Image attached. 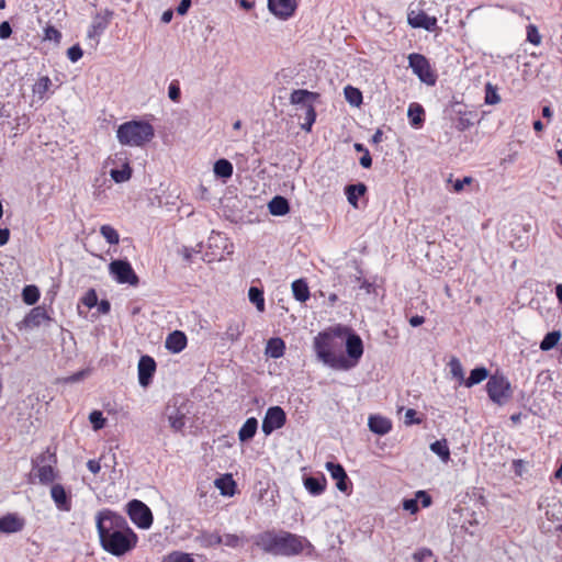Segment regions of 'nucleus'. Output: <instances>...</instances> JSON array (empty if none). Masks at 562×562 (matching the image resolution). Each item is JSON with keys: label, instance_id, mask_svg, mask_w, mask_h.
Instances as JSON below:
<instances>
[{"label": "nucleus", "instance_id": "obj_1", "mask_svg": "<svg viewBox=\"0 0 562 562\" xmlns=\"http://www.w3.org/2000/svg\"><path fill=\"white\" fill-rule=\"evenodd\" d=\"M97 529L102 548L112 555L121 557L136 547L137 535L121 515L111 510L98 513Z\"/></svg>", "mask_w": 562, "mask_h": 562}, {"label": "nucleus", "instance_id": "obj_2", "mask_svg": "<svg viewBox=\"0 0 562 562\" xmlns=\"http://www.w3.org/2000/svg\"><path fill=\"white\" fill-rule=\"evenodd\" d=\"M255 546L266 553L273 555L292 557L300 554L307 540L301 536L288 532L268 530L254 537Z\"/></svg>", "mask_w": 562, "mask_h": 562}, {"label": "nucleus", "instance_id": "obj_3", "mask_svg": "<svg viewBox=\"0 0 562 562\" xmlns=\"http://www.w3.org/2000/svg\"><path fill=\"white\" fill-rule=\"evenodd\" d=\"M341 329L319 333L314 338V349L317 358L326 366L336 370L349 369L348 360L341 352Z\"/></svg>", "mask_w": 562, "mask_h": 562}, {"label": "nucleus", "instance_id": "obj_4", "mask_svg": "<svg viewBox=\"0 0 562 562\" xmlns=\"http://www.w3.org/2000/svg\"><path fill=\"white\" fill-rule=\"evenodd\" d=\"M155 135L154 127L146 121L132 120L124 122L116 130V138L123 146L142 147Z\"/></svg>", "mask_w": 562, "mask_h": 562}, {"label": "nucleus", "instance_id": "obj_5", "mask_svg": "<svg viewBox=\"0 0 562 562\" xmlns=\"http://www.w3.org/2000/svg\"><path fill=\"white\" fill-rule=\"evenodd\" d=\"M317 98L318 93L304 89L294 90L290 97V102L294 105L301 106V110L304 112V122L301 124V128L306 132L311 131L312 125L316 120L314 102Z\"/></svg>", "mask_w": 562, "mask_h": 562}, {"label": "nucleus", "instance_id": "obj_6", "mask_svg": "<svg viewBox=\"0 0 562 562\" xmlns=\"http://www.w3.org/2000/svg\"><path fill=\"white\" fill-rule=\"evenodd\" d=\"M491 401L499 406L505 405L513 396L510 382L504 375H491L486 383Z\"/></svg>", "mask_w": 562, "mask_h": 562}, {"label": "nucleus", "instance_id": "obj_7", "mask_svg": "<svg viewBox=\"0 0 562 562\" xmlns=\"http://www.w3.org/2000/svg\"><path fill=\"white\" fill-rule=\"evenodd\" d=\"M56 462V454L48 449L33 460V470H36L35 475L42 484H49L55 480L54 464Z\"/></svg>", "mask_w": 562, "mask_h": 562}, {"label": "nucleus", "instance_id": "obj_8", "mask_svg": "<svg viewBox=\"0 0 562 562\" xmlns=\"http://www.w3.org/2000/svg\"><path fill=\"white\" fill-rule=\"evenodd\" d=\"M408 66L422 82L428 86H434L436 83V75L431 70L429 61L424 55L417 53L409 54Z\"/></svg>", "mask_w": 562, "mask_h": 562}, {"label": "nucleus", "instance_id": "obj_9", "mask_svg": "<svg viewBox=\"0 0 562 562\" xmlns=\"http://www.w3.org/2000/svg\"><path fill=\"white\" fill-rule=\"evenodd\" d=\"M127 514L131 520L140 529H148L153 524V514L149 507L138 499L127 503Z\"/></svg>", "mask_w": 562, "mask_h": 562}, {"label": "nucleus", "instance_id": "obj_10", "mask_svg": "<svg viewBox=\"0 0 562 562\" xmlns=\"http://www.w3.org/2000/svg\"><path fill=\"white\" fill-rule=\"evenodd\" d=\"M109 269L119 283H128L131 285H136L138 283V277L134 272L131 263L126 260H113L110 263Z\"/></svg>", "mask_w": 562, "mask_h": 562}, {"label": "nucleus", "instance_id": "obj_11", "mask_svg": "<svg viewBox=\"0 0 562 562\" xmlns=\"http://www.w3.org/2000/svg\"><path fill=\"white\" fill-rule=\"evenodd\" d=\"M286 420L284 411L280 406L269 407L262 420V431L270 435L276 429L281 428Z\"/></svg>", "mask_w": 562, "mask_h": 562}, {"label": "nucleus", "instance_id": "obj_12", "mask_svg": "<svg viewBox=\"0 0 562 562\" xmlns=\"http://www.w3.org/2000/svg\"><path fill=\"white\" fill-rule=\"evenodd\" d=\"M113 16V11L105 9L103 12H97L88 30L87 37L99 42V36L108 29Z\"/></svg>", "mask_w": 562, "mask_h": 562}, {"label": "nucleus", "instance_id": "obj_13", "mask_svg": "<svg viewBox=\"0 0 562 562\" xmlns=\"http://www.w3.org/2000/svg\"><path fill=\"white\" fill-rule=\"evenodd\" d=\"M269 11L281 20H286L293 15L296 9L295 0H268Z\"/></svg>", "mask_w": 562, "mask_h": 562}, {"label": "nucleus", "instance_id": "obj_14", "mask_svg": "<svg viewBox=\"0 0 562 562\" xmlns=\"http://www.w3.org/2000/svg\"><path fill=\"white\" fill-rule=\"evenodd\" d=\"M138 382L140 386L147 387L151 383L156 372V362L150 356H142L138 361Z\"/></svg>", "mask_w": 562, "mask_h": 562}, {"label": "nucleus", "instance_id": "obj_15", "mask_svg": "<svg viewBox=\"0 0 562 562\" xmlns=\"http://www.w3.org/2000/svg\"><path fill=\"white\" fill-rule=\"evenodd\" d=\"M408 23L412 27L424 29L426 31H435L437 27V19L430 16L424 11H412L408 13Z\"/></svg>", "mask_w": 562, "mask_h": 562}, {"label": "nucleus", "instance_id": "obj_16", "mask_svg": "<svg viewBox=\"0 0 562 562\" xmlns=\"http://www.w3.org/2000/svg\"><path fill=\"white\" fill-rule=\"evenodd\" d=\"M50 496L60 510L69 512L71 509V501L61 484H54L50 488Z\"/></svg>", "mask_w": 562, "mask_h": 562}, {"label": "nucleus", "instance_id": "obj_17", "mask_svg": "<svg viewBox=\"0 0 562 562\" xmlns=\"http://www.w3.org/2000/svg\"><path fill=\"white\" fill-rule=\"evenodd\" d=\"M24 520L15 514H8L0 518V531L3 533H14L22 530Z\"/></svg>", "mask_w": 562, "mask_h": 562}, {"label": "nucleus", "instance_id": "obj_18", "mask_svg": "<svg viewBox=\"0 0 562 562\" xmlns=\"http://www.w3.org/2000/svg\"><path fill=\"white\" fill-rule=\"evenodd\" d=\"M49 319L46 310L43 306H36L24 317L23 324L27 328H34Z\"/></svg>", "mask_w": 562, "mask_h": 562}, {"label": "nucleus", "instance_id": "obj_19", "mask_svg": "<svg viewBox=\"0 0 562 562\" xmlns=\"http://www.w3.org/2000/svg\"><path fill=\"white\" fill-rule=\"evenodd\" d=\"M186 346L187 336L180 330H175L171 334H169L165 341V347L173 353L182 351L186 348Z\"/></svg>", "mask_w": 562, "mask_h": 562}, {"label": "nucleus", "instance_id": "obj_20", "mask_svg": "<svg viewBox=\"0 0 562 562\" xmlns=\"http://www.w3.org/2000/svg\"><path fill=\"white\" fill-rule=\"evenodd\" d=\"M346 351L351 359L356 361L361 358L363 353V345L361 338L356 334H349L346 339Z\"/></svg>", "mask_w": 562, "mask_h": 562}, {"label": "nucleus", "instance_id": "obj_21", "mask_svg": "<svg viewBox=\"0 0 562 562\" xmlns=\"http://www.w3.org/2000/svg\"><path fill=\"white\" fill-rule=\"evenodd\" d=\"M368 426L369 429L376 435H385L392 428L390 419L379 415L370 416L368 420Z\"/></svg>", "mask_w": 562, "mask_h": 562}, {"label": "nucleus", "instance_id": "obj_22", "mask_svg": "<svg viewBox=\"0 0 562 562\" xmlns=\"http://www.w3.org/2000/svg\"><path fill=\"white\" fill-rule=\"evenodd\" d=\"M268 209L270 214L274 216H283L290 212V204L284 196L276 195L268 203Z\"/></svg>", "mask_w": 562, "mask_h": 562}, {"label": "nucleus", "instance_id": "obj_23", "mask_svg": "<svg viewBox=\"0 0 562 562\" xmlns=\"http://www.w3.org/2000/svg\"><path fill=\"white\" fill-rule=\"evenodd\" d=\"M305 488L312 495H321L326 487V479L324 475L321 476H305L303 480Z\"/></svg>", "mask_w": 562, "mask_h": 562}, {"label": "nucleus", "instance_id": "obj_24", "mask_svg": "<svg viewBox=\"0 0 562 562\" xmlns=\"http://www.w3.org/2000/svg\"><path fill=\"white\" fill-rule=\"evenodd\" d=\"M245 330V323L240 321H232L227 325L225 333L222 336L223 340L231 342L237 341Z\"/></svg>", "mask_w": 562, "mask_h": 562}, {"label": "nucleus", "instance_id": "obj_25", "mask_svg": "<svg viewBox=\"0 0 562 562\" xmlns=\"http://www.w3.org/2000/svg\"><path fill=\"white\" fill-rule=\"evenodd\" d=\"M285 350V344L284 341L279 337L270 338L266 346V355L278 359L281 358L284 355Z\"/></svg>", "mask_w": 562, "mask_h": 562}, {"label": "nucleus", "instance_id": "obj_26", "mask_svg": "<svg viewBox=\"0 0 562 562\" xmlns=\"http://www.w3.org/2000/svg\"><path fill=\"white\" fill-rule=\"evenodd\" d=\"M258 428V420L255 417L247 418L238 431V438L241 442H246L254 438Z\"/></svg>", "mask_w": 562, "mask_h": 562}, {"label": "nucleus", "instance_id": "obj_27", "mask_svg": "<svg viewBox=\"0 0 562 562\" xmlns=\"http://www.w3.org/2000/svg\"><path fill=\"white\" fill-rule=\"evenodd\" d=\"M348 202L357 207L359 196L363 195L367 192V186L362 182L357 184H349L345 189Z\"/></svg>", "mask_w": 562, "mask_h": 562}, {"label": "nucleus", "instance_id": "obj_28", "mask_svg": "<svg viewBox=\"0 0 562 562\" xmlns=\"http://www.w3.org/2000/svg\"><path fill=\"white\" fill-rule=\"evenodd\" d=\"M166 414L168 417L169 425L175 431H180L184 427V414L180 413L178 408L168 407Z\"/></svg>", "mask_w": 562, "mask_h": 562}, {"label": "nucleus", "instance_id": "obj_29", "mask_svg": "<svg viewBox=\"0 0 562 562\" xmlns=\"http://www.w3.org/2000/svg\"><path fill=\"white\" fill-rule=\"evenodd\" d=\"M196 541L203 548H212L222 543L223 538L217 532L202 531L198 537Z\"/></svg>", "mask_w": 562, "mask_h": 562}, {"label": "nucleus", "instance_id": "obj_30", "mask_svg": "<svg viewBox=\"0 0 562 562\" xmlns=\"http://www.w3.org/2000/svg\"><path fill=\"white\" fill-rule=\"evenodd\" d=\"M235 481L231 474H225L215 480V486L221 491L222 495L233 496L235 488Z\"/></svg>", "mask_w": 562, "mask_h": 562}, {"label": "nucleus", "instance_id": "obj_31", "mask_svg": "<svg viewBox=\"0 0 562 562\" xmlns=\"http://www.w3.org/2000/svg\"><path fill=\"white\" fill-rule=\"evenodd\" d=\"M488 376V371L484 367H477L471 370L469 378L464 380V385L467 387H472L481 382H483Z\"/></svg>", "mask_w": 562, "mask_h": 562}, {"label": "nucleus", "instance_id": "obj_32", "mask_svg": "<svg viewBox=\"0 0 562 562\" xmlns=\"http://www.w3.org/2000/svg\"><path fill=\"white\" fill-rule=\"evenodd\" d=\"M132 168L128 161L125 159L123 162L122 169H111L110 176L116 183H122L128 181L132 177Z\"/></svg>", "mask_w": 562, "mask_h": 562}, {"label": "nucleus", "instance_id": "obj_33", "mask_svg": "<svg viewBox=\"0 0 562 562\" xmlns=\"http://www.w3.org/2000/svg\"><path fill=\"white\" fill-rule=\"evenodd\" d=\"M214 173L218 178L228 179L233 175V165L227 159H218L214 164Z\"/></svg>", "mask_w": 562, "mask_h": 562}, {"label": "nucleus", "instance_id": "obj_34", "mask_svg": "<svg viewBox=\"0 0 562 562\" xmlns=\"http://www.w3.org/2000/svg\"><path fill=\"white\" fill-rule=\"evenodd\" d=\"M292 292L294 297L300 302H305L310 297V290L307 283L303 279L293 281Z\"/></svg>", "mask_w": 562, "mask_h": 562}, {"label": "nucleus", "instance_id": "obj_35", "mask_svg": "<svg viewBox=\"0 0 562 562\" xmlns=\"http://www.w3.org/2000/svg\"><path fill=\"white\" fill-rule=\"evenodd\" d=\"M430 450L436 453L443 462L450 459V450L446 439L436 440L430 443Z\"/></svg>", "mask_w": 562, "mask_h": 562}, {"label": "nucleus", "instance_id": "obj_36", "mask_svg": "<svg viewBox=\"0 0 562 562\" xmlns=\"http://www.w3.org/2000/svg\"><path fill=\"white\" fill-rule=\"evenodd\" d=\"M560 338H561V333L559 330H553V331L548 333L540 342V349L542 351L551 350L552 348H554L558 345Z\"/></svg>", "mask_w": 562, "mask_h": 562}, {"label": "nucleus", "instance_id": "obj_37", "mask_svg": "<svg viewBox=\"0 0 562 562\" xmlns=\"http://www.w3.org/2000/svg\"><path fill=\"white\" fill-rule=\"evenodd\" d=\"M407 115L413 126H419L424 121V109L420 104L412 103L408 108Z\"/></svg>", "mask_w": 562, "mask_h": 562}, {"label": "nucleus", "instance_id": "obj_38", "mask_svg": "<svg viewBox=\"0 0 562 562\" xmlns=\"http://www.w3.org/2000/svg\"><path fill=\"white\" fill-rule=\"evenodd\" d=\"M450 373L452 378L457 379L459 384H463L465 376H464V370L460 362V360L456 357H452L448 363Z\"/></svg>", "mask_w": 562, "mask_h": 562}, {"label": "nucleus", "instance_id": "obj_39", "mask_svg": "<svg viewBox=\"0 0 562 562\" xmlns=\"http://www.w3.org/2000/svg\"><path fill=\"white\" fill-rule=\"evenodd\" d=\"M248 299L252 304L256 305L259 312L265 311V297L262 290L256 286H251L248 291Z\"/></svg>", "mask_w": 562, "mask_h": 562}, {"label": "nucleus", "instance_id": "obj_40", "mask_svg": "<svg viewBox=\"0 0 562 562\" xmlns=\"http://www.w3.org/2000/svg\"><path fill=\"white\" fill-rule=\"evenodd\" d=\"M23 302L27 305L35 304L40 299V290L36 285H26L22 291Z\"/></svg>", "mask_w": 562, "mask_h": 562}, {"label": "nucleus", "instance_id": "obj_41", "mask_svg": "<svg viewBox=\"0 0 562 562\" xmlns=\"http://www.w3.org/2000/svg\"><path fill=\"white\" fill-rule=\"evenodd\" d=\"M100 234L111 245H116L120 241L119 233L110 225H102L100 227Z\"/></svg>", "mask_w": 562, "mask_h": 562}, {"label": "nucleus", "instance_id": "obj_42", "mask_svg": "<svg viewBox=\"0 0 562 562\" xmlns=\"http://www.w3.org/2000/svg\"><path fill=\"white\" fill-rule=\"evenodd\" d=\"M345 98L351 105L358 106L362 102L360 90L351 86L345 88Z\"/></svg>", "mask_w": 562, "mask_h": 562}, {"label": "nucleus", "instance_id": "obj_43", "mask_svg": "<svg viewBox=\"0 0 562 562\" xmlns=\"http://www.w3.org/2000/svg\"><path fill=\"white\" fill-rule=\"evenodd\" d=\"M415 562H437V557L428 548H422L413 554Z\"/></svg>", "mask_w": 562, "mask_h": 562}, {"label": "nucleus", "instance_id": "obj_44", "mask_svg": "<svg viewBox=\"0 0 562 562\" xmlns=\"http://www.w3.org/2000/svg\"><path fill=\"white\" fill-rule=\"evenodd\" d=\"M50 86L52 81L47 76L41 77L34 85L33 91L35 94H38L41 99H43L45 93L49 90Z\"/></svg>", "mask_w": 562, "mask_h": 562}, {"label": "nucleus", "instance_id": "obj_45", "mask_svg": "<svg viewBox=\"0 0 562 562\" xmlns=\"http://www.w3.org/2000/svg\"><path fill=\"white\" fill-rule=\"evenodd\" d=\"M501 102V97L497 92V88L492 83H486L485 86V103L486 104H497Z\"/></svg>", "mask_w": 562, "mask_h": 562}, {"label": "nucleus", "instance_id": "obj_46", "mask_svg": "<svg viewBox=\"0 0 562 562\" xmlns=\"http://www.w3.org/2000/svg\"><path fill=\"white\" fill-rule=\"evenodd\" d=\"M89 420L94 430H99L105 426L106 419L103 417L102 412L93 411L89 414Z\"/></svg>", "mask_w": 562, "mask_h": 562}, {"label": "nucleus", "instance_id": "obj_47", "mask_svg": "<svg viewBox=\"0 0 562 562\" xmlns=\"http://www.w3.org/2000/svg\"><path fill=\"white\" fill-rule=\"evenodd\" d=\"M325 467L326 470L330 473L331 477L336 481L338 477L345 476L347 474L344 467L339 463L327 462Z\"/></svg>", "mask_w": 562, "mask_h": 562}, {"label": "nucleus", "instance_id": "obj_48", "mask_svg": "<svg viewBox=\"0 0 562 562\" xmlns=\"http://www.w3.org/2000/svg\"><path fill=\"white\" fill-rule=\"evenodd\" d=\"M222 543L229 548H237L244 543V539L237 535H224Z\"/></svg>", "mask_w": 562, "mask_h": 562}, {"label": "nucleus", "instance_id": "obj_49", "mask_svg": "<svg viewBox=\"0 0 562 562\" xmlns=\"http://www.w3.org/2000/svg\"><path fill=\"white\" fill-rule=\"evenodd\" d=\"M61 33L54 26H47L44 30V40L54 41L56 44L60 42Z\"/></svg>", "mask_w": 562, "mask_h": 562}, {"label": "nucleus", "instance_id": "obj_50", "mask_svg": "<svg viewBox=\"0 0 562 562\" xmlns=\"http://www.w3.org/2000/svg\"><path fill=\"white\" fill-rule=\"evenodd\" d=\"M527 40L533 45L540 44L541 36L535 25L527 26Z\"/></svg>", "mask_w": 562, "mask_h": 562}, {"label": "nucleus", "instance_id": "obj_51", "mask_svg": "<svg viewBox=\"0 0 562 562\" xmlns=\"http://www.w3.org/2000/svg\"><path fill=\"white\" fill-rule=\"evenodd\" d=\"M82 49L79 45H74L68 48L67 50V57L70 59V61L76 63L82 57Z\"/></svg>", "mask_w": 562, "mask_h": 562}, {"label": "nucleus", "instance_id": "obj_52", "mask_svg": "<svg viewBox=\"0 0 562 562\" xmlns=\"http://www.w3.org/2000/svg\"><path fill=\"white\" fill-rule=\"evenodd\" d=\"M168 95L173 102L180 100L181 91L177 82H171L168 88Z\"/></svg>", "mask_w": 562, "mask_h": 562}, {"label": "nucleus", "instance_id": "obj_53", "mask_svg": "<svg viewBox=\"0 0 562 562\" xmlns=\"http://www.w3.org/2000/svg\"><path fill=\"white\" fill-rule=\"evenodd\" d=\"M403 508L405 510L409 512L411 514H415L418 510V504H417L416 497L404 499Z\"/></svg>", "mask_w": 562, "mask_h": 562}, {"label": "nucleus", "instance_id": "obj_54", "mask_svg": "<svg viewBox=\"0 0 562 562\" xmlns=\"http://www.w3.org/2000/svg\"><path fill=\"white\" fill-rule=\"evenodd\" d=\"M169 562H193L188 553H173L169 555Z\"/></svg>", "mask_w": 562, "mask_h": 562}, {"label": "nucleus", "instance_id": "obj_55", "mask_svg": "<svg viewBox=\"0 0 562 562\" xmlns=\"http://www.w3.org/2000/svg\"><path fill=\"white\" fill-rule=\"evenodd\" d=\"M12 34V27L8 21H3L0 23V38L7 40Z\"/></svg>", "mask_w": 562, "mask_h": 562}, {"label": "nucleus", "instance_id": "obj_56", "mask_svg": "<svg viewBox=\"0 0 562 562\" xmlns=\"http://www.w3.org/2000/svg\"><path fill=\"white\" fill-rule=\"evenodd\" d=\"M349 477L348 475L346 474L345 476H341V477H338L337 482H336V487L340 491V492H344V493H348L349 491Z\"/></svg>", "mask_w": 562, "mask_h": 562}, {"label": "nucleus", "instance_id": "obj_57", "mask_svg": "<svg viewBox=\"0 0 562 562\" xmlns=\"http://www.w3.org/2000/svg\"><path fill=\"white\" fill-rule=\"evenodd\" d=\"M472 178L471 177H464L463 179H458L454 181L453 183V190L456 192H460L463 190L464 186L465 184H470L472 182Z\"/></svg>", "mask_w": 562, "mask_h": 562}, {"label": "nucleus", "instance_id": "obj_58", "mask_svg": "<svg viewBox=\"0 0 562 562\" xmlns=\"http://www.w3.org/2000/svg\"><path fill=\"white\" fill-rule=\"evenodd\" d=\"M416 499H420L422 502V505L424 507H428L430 504H431V497L429 496V494L425 491H418L416 493Z\"/></svg>", "mask_w": 562, "mask_h": 562}, {"label": "nucleus", "instance_id": "obj_59", "mask_svg": "<svg viewBox=\"0 0 562 562\" xmlns=\"http://www.w3.org/2000/svg\"><path fill=\"white\" fill-rule=\"evenodd\" d=\"M191 0H181L179 5L177 7V13L179 15H184L189 11L191 7Z\"/></svg>", "mask_w": 562, "mask_h": 562}, {"label": "nucleus", "instance_id": "obj_60", "mask_svg": "<svg viewBox=\"0 0 562 562\" xmlns=\"http://www.w3.org/2000/svg\"><path fill=\"white\" fill-rule=\"evenodd\" d=\"M87 468L89 469V471H91L93 474H97L100 472L101 470V465H100V461L98 460H89L87 462Z\"/></svg>", "mask_w": 562, "mask_h": 562}, {"label": "nucleus", "instance_id": "obj_61", "mask_svg": "<svg viewBox=\"0 0 562 562\" xmlns=\"http://www.w3.org/2000/svg\"><path fill=\"white\" fill-rule=\"evenodd\" d=\"M360 165L363 168H370L372 165V158L368 150H366L364 155L360 158Z\"/></svg>", "mask_w": 562, "mask_h": 562}, {"label": "nucleus", "instance_id": "obj_62", "mask_svg": "<svg viewBox=\"0 0 562 562\" xmlns=\"http://www.w3.org/2000/svg\"><path fill=\"white\" fill-rule=\"evenodd\" d=\"M10 238V231L8 228H0V246H4Z\"/></svg>", "mask_w": 562, "mask_h": 562}, {"label": "nucleus", "instance_id": "obj_63", "mask_svg": "<svg viewBox=\"0 0 562 562\" xmlns=\"http://www.w3.org/2000/svg\"><path fill=\"white\" fill-rule=\"evenodd\" d=\"M424 322H425V318L419 315H415L409 318V324L413 327L420 326L422 324H424Z\"/></svg>", "mask_w": 562, "mask_h": 562}, {"label": "nucleus", "instance_id": "obj_64", "mask_svg": "<svg viewBox=\"0 0 562 562\" xmlns=\"http://www.w3.org/2000/svg\"><path fill=\"white\" fill-rule=\"evenodd\" d=\"M172 16H173V11L172 10H166L162 14H161V22L162 23H169L171 22L172 20Z\"/></svg>", "mask_w": 562, "mask_h": 562}]
</instances>
